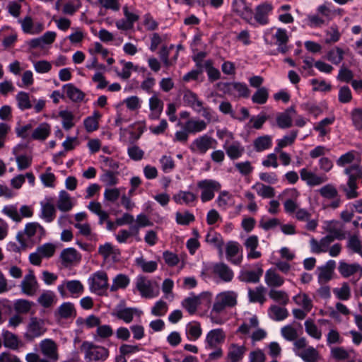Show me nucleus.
<instances>
[{
	"label": "nucleus",
	"mask_w": 362,
	"mask_h": 362,
	"mask_svg": "<svg viewBox=\"0 0 362 362\" xmlns=\"http://www.w3.org/2000/svg\"><path fill=\"white\" fill-rule=\"evenodd\" d=\"M42 354L46 358H42L36 353H29L25 356L27 362H56L59 359L58 346L50 339H46L39 344Z\"/></svg>",
	"instance_id": "nucleus-1"
},
{
	"label": "nucleus",
	"mask_w": 362,
	"mask_h": 362,
	"mask_svg": "<svg viewBox=\"0 0 362 362\" xmlns=\"http://www.w3.org/2000/svg\"><path fill=\"white\" fill-rule=\"evenodd\" d=\"M344 172L349 175V180L347 185L343 187V190L348 199L356 198L358 196L356 191L358 188L356 180L362 178V170L359 165H353L346 168Z\"/></svg>",
	"instance_id": "nucleus-2"
},
{
	"label": "nucleus",
	"mask_w": 362,
	"mask_h": 362,
	"mask_svg": "<svg viewBox=\"0 0 362 362\" xmlns=\"http://www.w3.org/2000/svg\"><path fill=\"white\" fill-rule=\"evenodd\" d=\"M81 349L84 351L85 358L90 361L103 362L110 356V351L107 348L95 345L91 342H83Z\"/></svg>",
	"instance_id": "nucleus-3"
},
{
	"label": "nucleus",
	"mask_w": 362,
	"mask_h": 362,
	"mask_svg": "<svg viewBox=\"0 0 362 362\" xmlns=\"http://www.w3.org/2000/svg\"><path fill=\"white\" fill-rule=\"evenodd\" d=\"M237 293L232 291L220 293L215 298L211 313L218 314L223 312L227 307H234L237 304Z\"/></svg>",
	"instance_id": "nucleus-4"
},
{
	"label": "nucleus",
	"mask_w": 362,
	"mask_h": 362,
	"mask_svg": "<svg viewBox=\"0 0 362 362\" xmlns=\"http://www.w3.org/2000/svg\"><path fill=\"white\" fill-rule=\"evenodd\" d=\"M45 233V230L42 226L37 223L33 222L26 224L24 231L19 232L17 234L16 238L22 246H25L24 235L29 240L36 237L37 240H40L42 237L44 236Z\"/></svg>",
	"instance_id": "nucleus-5"
},
{
	"label": "nucleus",
	"mask_w": 362,
	"mask_h": 362,
	"mask_svg": "<svg viewBox=\"0 0 362 362\" xmlns=\"http://www.w3.org/2000/svg\"><path fill=\"white\" fill-rule=\"evenodd\" d=\"M136 288L142 297L146 298H152L157 296L159 293L158 286L141 276L137 279Z\"/></svg>",
	"instance_id": "nucleus-6"
},
{
	"label": "nucleus",
	"mask_w": 362,
	"mask_h": 362,
	"mask_svg": "<svg viewBox=\"0 0 362 362\" xmlns=\"http://www.w3.org/2000/svg\"><path fill=\"white\" fill-rule=\"evenodd\" d=\"M199 188L202 189L201 199L206 202L212 199L214 197V191H218L221 188V185L214 180H204L197 183Z\"/></svg>",
	"instance_id": "nucleus-7"
},
{
	"label": "nucleus",
	"mask_w": 362,
	"mask_h": 362,
	"mask_svg": "<svg viewBox=\"0 0 362 362\" xmlns=\"http://www.w3.org/2000/svg\"><path fill=\"white\" fill-rule=\"evenodd\" d=\"M46 330L47 329L45 327V322L43 320L38 319L36 317H30V322L28 325L25 337L27 339L32 340L42 335Z\"/></svg>",
	"instance_id": "nucleus-8"
},
{
	"label": "nucleus",
	"mask_w": 362,
	"mask_h": 362,
	"mask_svg": "<svg viewBox=\"0 0 362 362\" xmlns=\"http://www.w3.org/2000/svg\"><path fill=\"white\" fill-rule=\"evenodd\" d=\"M108 279L104 272H98L89 279L90 288L92 291L101 295L107 288Z\"/></svg>",
	"instance_id": "nucleus-9"
},
{
	"label": "nucleus",
	"mask_w": 362,
	"mask_h": 362,
	"mask_svg": "<svg viewBox=\"0 0 362 362\" xmlns=\"http://www.w3.org/2000/svg\"><path fill=\"white\" fill-rule=\"evenodd\" d=\"M21 287L22 292L28 296H34L38 289V283L32 270H30L23 280L21 281Z\"/></svg>",
	"instance_id": "nucleus-10"
},
{
	"label": "nucleus",
	"mask_w": 362,
	"mask_h": 362,
	"mask_svg": "<svg viewBox=\"0 0 362 362\" xmlns=\"http://www.w3.org/2000/svg\"><path fill=\"white\" fill-rule=\"evenodd\" d=\"M334 240V237L331 235H327L320 240H317L315 238H312L310 241L311 250L314 253L326 252L329 248L330 244Z\"/></svg>",
	"instance_id": "nucleus-11"
},
{
	"label": "nucleus",
	"mask_w": 362,
	"mask_h": 362,
	"mask_svg": "<svg viewBox=\"0 0 362 362\" xmlns=\"http://www.w3.org/2000/svg\"><path fill=\"white\" fill-rule=\"evenodd\" d=\"M300 177L305 181L309 186L320 185L327 181L328 178L325 175H317L315 173L303 168L300 171Z\"/></svg>",
	"instance_id": "nucleus-12"
},
{
	"label": "nucleus",
	"mask_w": 362,
	"mask_h": 362,
	"mask_svg": "<svg viewBox=\"0 0 362 362\" xmlns=\"http://www.w3.org/2000/svg\"><path fill=\"white\" fill-rule=\"evenodd\" d=\"M336 262L334 260H329L326 264L318 267L320 273L318 274V281L320 284H325L333 278Z\"/></svg>",
	"instance_id": "nucleus-13"
},
{
	"label": "nucleus",
	"mask_w": 362,
	"mask_h": 362,
	"mask_svg": "<svg viewBox=\"0 0 362 362\" xmlns=\"http://www.w3.org/2000/svg\"><path fill=\"white\" fill-rule=\"evenodd\" d=\"M214 141V139L211 136L204 135L193 141L191 148L193 151H197L200 153H205L212 147L211 145Z\"/></svg>",
	"instance_id": "nucleus-14"
},
{
	"label": "nucleus",
	"mask_w": 362,
	"mask_h": 362,
	"mask_svg": "<svg viewBox=\"0 0 362 362\" xmlns=\"http://www.w3.org/2000/svg\"><path fill=\"white\" fill-rule=\"evenodd\" d=\"M60 258L62 264L65 267H68L72 264L78 262L81 259V255L74 248L70 247L62 250Z\"/></svg>",
	"instance_id": "nucleus-15"
},
{
	"label": "nucleus",
	"mask_w": 362,
	"mask_h": 362,
	"mask_svg": "<svg viewBox=\"0 0 362 362\" xmlns=\"http://www.w3.org/2000/svg\"><path fill=\"white\" fill-rule=\"evenodd\" d=\"M272 10V6L268 3H264L256 7L255 18L261 25H266L269 22L268 15Z\"/></svg>",
	"instance_id": "nucleus-16"
},
{
	"label": "nucleus",
	"mask_w": 362,
	"mask_h": 362,
	"mask_svg": "<svg viewBox=\"0 0 362 362\" xmlns=\"http://www.w3.org/2000/svg\"><path fill=\"white\" fill-rule=\"evenodd\" d=\"M226 335L221 329L210 331L206 336V342L211 349L215 348L225 339Z\"/></svg>",
	"instance_id": "nucleus-17"
},
{
	"label": "nucleus",
	"mask_w": 362,
	"mask_h": 362,
	"mask_svg": "<svg viewBox=\"0 0 362 362\" xmlns=\"http://www.w3.org/2000/svg\"><path fill=\"white\" fill-rule=\"evenodd\" d=\"M98 253L102 255L105 259L111 257L114 261H117L120 251L119 249L113 247L110 243H107L98 247Z\"/></svg>",
	"instance_id": "nucleus-18"
},
{
	"label": "nucleus",
	"mask_w": 362,
	"mask_h": 362,
	"mask_svg": "<svg viewBox=\"0 0 362 362\" xmlns=\"http://www.w3.org/2000/svg\"><path fill=\"white\" fill-rule=\"evenodd\" d=\"M361 269V266L357 263L349 264L344 261L339 263L338 270L339 274L344 278H348L356 273Z\"/></svg>",
	"instance_id": "nucleus-19"
},
{
	"label": "nucleus",
	"mask_w": 362,
	"mask_h": 362,
	"mask_svg": "<svg viewBox=\"0 0 362 362\" xmlns=\"http://www.w3.org/2000/svg\"><path fill=\"white\" fill-rule=\"evenodd\" d=\"M263 274L262 267H259L257 271H242L240 273L238 279L240 281L247 283H257Z\"/></svg>",
	"instance_id": "nucleus-20"
},
{
	"label": "nucleus",
	"mask_w": 362,
	"mask_h": 362,
	"mask_svg": "<svg viewBox=\"0 0 362 362\" xmlns=\"http://www.w3.org/2000/svg\"><path fill=\"white\" fill-rule=\"evenodd\" d=\"M296 112L295 109L291 107L276 117V122L280 128H289L292 125V115Z\"/></svg>",
	"instance_id": "nucleus-21"
},
{
	"label": "nucleus",
	"mask_w": 362,
	"mask_h": 362,
	"mask_svg": "<svg viewBox=\"0 0 362 362\" xmlns=\"http://www.w3.org/2000/svg\"><path fill=\"white\" fill-rule=\"evenodd\" d=\"M214 272L221 279L229 282L233 278V272L230 267L224 263L216 264L214 267Z\"/></svg>",
	"instance_id": "nucleus-22"
},
{
	"label": "nucleus",
	"mask_w": 362,
	"mask_h": 362,
	"mask_svg": "<svg viewBox=\"0 0 362 362\" xmlns=\"http://www.w3.org/2000/svg\"><path fill=\"white\" fill-rule=\"evenodd\" d=\"M74 305L69 302L62 303L58 308L55 315L59 318H70L76 316Z\"/></svg>",
	"instance_id": "nucleus-23"
},
{
	"label": "nucleus",
	"mask_w": 362,
	"mask_h": 362,
	"mask_svg": "<svg viewBox=\"0 0 362 362\" xmlns=\"http://www.w3.org/2000/svg\"><path fill=\"white\" fill-rule=\"evenodd\" d=\"M206 126L204 120L190 119L185 122L184 128L187 132L194 134L204 130Z\"/></svg>",
	"instance_id": "nucleus-24"
},
{
	"label": "nucleus",
	"mask_w": 362,
	"mask_h": 362,
	"mask_svg": "<svg viewBox=\"0 0 362 362\" xmlns=\"http://www.w3.org/2000/svg\"><path fill=\"white\" fill-rule=\"evenodd\" d=\"M41 217L47 222L52 221L55 218L56 209L52 200L48 199L47 202H42Z\"/></svg>",
	"instance_id": "nucleus-25"
},
{
	"label": "nucleus",
	"mask_w": 362,
	"mask_h": 362,
	"mask_svg": "<svg viewBox=\"0 0 362 362\" xmlns=\"http://www.w3.org/2000/svg\"><path fill=\"white\" fill-rule=\"evenodd\" d=\"M57 208L62 211H70L74 204L71 202V198L70 195L65 191L62 190L59 192V199L57 201Z\"/></svg>",
	"instance_id": "nucleus-26"
},
{
	"label": "nucleus",
	"mask_w": 362,
	"mask_h": 362,
	"mask_svg": "<svg viewBox=\"0 0 362 362\" xmlns=\"http://www.w3.org/2000/svg\"><path fill=\"white\" fill-rule=\"evenodd\" d=\"M265 282L269 286L279 287L284 284V279L273 269H269L265 274Z\"/></svg>",
	"instance_id": "nucleus-27"
},
{
	"label": "nucleus",
	"mask_w": 362,
	"mask_h": 362,
	"mask_svg": "<svg viewBox=\"0 0 362 362\" xmlns=\"http://www.w3.org/2000/svg\"><path fill=\"white\" fill-rule=\"evenodd\" d=\"M66 90L67 97L73 102L78 103L83 100L85 94L80 89L75 87L73 84H66L64 86Z\"/></svg>",
	"instance_id": "nucleus-28"
},
{
	"label": "nucleus",
	"mask_w": 362,
	"mask_h": 362,
	"mask_svg": "<svg viewBox=\"0 0 362 362\" xmlns=\"http://www.w3.org/2000/svg\"><path fill=\"white\" fill-rule=\"evenodd\" d=\"M275 38L276 39V44L279 47L278 50L283 54L286 53L288 49L286 45L288 41L286 30L279 28L275 34Z\"/></svg>",
	"instance_id": "nucleus-29"
},
{
	"label": "nucleus",
	"mask_w": 362,
	"mask_h": 362,
	"mask_svg": "<svg viewBox=\"0 0 362 362\" xmlns=\"http://www.w3.org/2000/svg\"><path fill=\"white\" fill-rule=\"evenodd\" d=\"M265 291V288L262 286L256 287L255 289H249L248 297L250 301L252 303H259L262 305L266 300L264 297Z\"/></svg>",
	"instance_id": "nucleus-30"
},
{
	"label": "nucleus",
	"mask_w": 362,
	"mask_h": 362,
	"mask_svg": "<svg viewBox=\"0 0 362 362\" xmlns=\"http://www.w3.org/2000/svg\"><path fill=\"white\" fill-rule=\"evenodd\" d=\"M297 356L305 362H316L319 358V352L313 346H308L303 351H298Z\"/></svg>",
	"instance_id": "nucleus-31"
},
{
	"label": "nucleus",
	"mask_w": 362,
	"mask_h": 362,
	"mask_svg": "<svg viewBox=\"0 0 362 362\" xmlns=\"http://www.w3.org/2000/svg\"><path fill=\"white\" fill-rule=\"evenodd\" d=\"M245 350L246 349L244 346L232 344L228 354V358L231 362H238L242 359Z\"/></svg>",
	"instance_id": "nucleus-32"
},
{
	"label": "nucleus",
	"mask_w": 362,
	"mask_h": 362,
	"mask_svg": "<svg viewBox=\"0 0 362 362\" xmlns=\"http://www.w3.org/2000/svg\"><path fill=\"white\" fill-rule=\"evenodd\" d=\"M272 137L269 135H264L257 137L254 141V147L257 152L268 149L272 146Z\"/></svg>",
	"instance_id": "nucleus-33"
},
{
	"label": "nucleus",
	"mask_w": 362,
	"mask_h": 362,
	"mask_svg": "<svg viewBox=\"0 0 362 362\" xmlns=\"http://www.w3.org/2000/svg\"><path fill=\"white\" fill-rule=\"evenodd\" d=\"M200 296H193L187 298L182 302V306L189 312V314H194L197 309L199 305H200Z\"/></svg>",
	"instance_id": "nucleus-34"
},
{
	"label": "nucleus",
	"mask_w": 362,
	"mask_h": 362,
	"mask_svg": "<svg viewBox=\"0 0 362 362\" xmlns=\"http://www.w3.org/2000/svg\"><path fill=\"white\" fill-rule=\"evenodd\" d=\"M50 127L47 123H42L33 132L32 137L34 139L44 140L49 134Z\"/></svg>",
	"instance_id": "nucleus-35"
},
{
	"label": "nucleus",
	"mask_w": 362,
	"mask_h": 362,
	"mask_svg": "<svg viewBox=\"0 0 362 362\" xmlns=\"http://www.w3.org/2000/svg\"><path fill=\"white\" fill-rule=\"evenodd\" d=\"M4 344L6 347H8L11 349H17L20 341L16 335L8 332L5 331L3 333Z\"/></svg>",
	"instance_id": "nucleus-36"
},
{
	"label": "nucleus",
	"mask_w": 362,
	"mask_h": 362,
	"mask_svg": "<svg viewBox=\"0 0 362 362\" xmlns=\"http://www.w3.org/2000/svg\"><path fill=\"white\" fill-rule=\"evenodd\" d=\"M149 106L151 111L154 112L153 118L158 119L163 111V103L156 95L149 100Z\"/></svg>",
	"instance_id": "nucleus-37"
},
{
	"label": "nucleus",
	"mask_w": 362,
	"mask_h": 362,
	"mask_svg": "<svg viewBox=\"0 0 362 362\" xmlns=\"http://www.w3.org/2000/svg\"><path fill=\"white\" fill-rule=\"evenodd\" d=\"M33 305V303L25 299L17 300L14 304V310L18 314H26L30 312L31 308Z\"/></svg>",
	"instance_id": "nucleus-38"
},
{
	"label": "nucleus",
	"mask_w": 362,
	"mask_h": 362,
	"mask_svg": "<svg viewBox=\"0 0 362 362\" xmlns=\"http://www.w3.org/2000/svg\"><path fill=\"white\" fill-rule=\"evenodd\" d=\"M270 317L277 321L283 320L287 317L288 313L286 308L277 305H272L269 308Z\"/></svg>",
	"instance_id": "nucleus-39"
},
{
	"label": "nucleus",
	"mask_w": 362,
	"mask_h": 362,
	"mask_svg": "<svg viewBox=\"0 0 362 362\" xmlns=\"http://www.w3.org/2000/svg\"><path fill=\"white\" fill-rule=\"evenodd\" d=\"M253 188H257V194L263 198H272L275 195L274 189L269 185L257 183Z\"/></svg>",
	"instance_id": "nucleus-40"
},
{
	"label": "nucleus",
	"mask_w": 362,
	"mask_h": 362,
	"mask_svg": "<svg viewBox=\"0 0 362 362\" xmlns=\"http://www.w3.org/2000/svg\"><path fill=\"white\" fill-rule=\"evenodd\" d=\"M16 98L18 106L21 110H24L32 107V103L28 93L21 91L16 95Z\"/></svg>",
	"instance_id": "nucleus-41"
},
{
	"label": "nucleus",
	"mask_w": 362,
	"mask_h": 362,
	"mask_svg": "<svg viewBox=\"0 0 362 362\" xmlns=\"http://www.w3.org/2000/svg\"><path fill=\"white\" fill-rule=\"evenodd\" d=\"M185 102L196 110L199 107H202V102L199 100L197 95L192 91H186L184 95Z\"/></svg>",
	"instance_id": "nucleus-42"
},
{
	"label": "nucleus",
	"mask_w": 362,
	"mask_h": 362,
	"mask_svg": "<svg viewBox=\"0 0 362 362\" xmlns=\"http://www.w3.org/2000/svg\"><path fill=\"white\" fill-rule=\"evenodd\" d=\"M269 296L274 301L284 305L288 302V296L284 291H277L272 289L269 293Z\"/></svg>",
	"instance_id": "nucleus-43"
},
{
	"label": "nucleus",
	"mask_w": 362,
	"mask_h": 362,
	"mask_svg": "<svg viewBox=\"0 0 362 362\" xmlns=\"http://www.w3.org/2000/svg\"><path fill=\"white\" fill-rule=\"evenodd\" d=\"M129 284V279L124 274L117 275L113 281V284L110 287L111 291H116L119 288H124Z\"/></svg>",
	"instance_id": "nucleus-44"
},
{
	"label": "nucleus",
	"mask_w": 362,
	"mask_h": 362,
	"mask_svg": "<svg viewBox=\"0 0 362 362\" xmlns=\"http://www.w3.org/2000/svg\"><path fill=\"white\" fill-rule=\"evenodd\" d=\"M297 131H292L288 135L285 136L282 139H280L274 149L275 151H280V149L291 145L294 142L297 136Z\"/></svg>",
	"instance_id": "nucleus-45"
},
{
	"label": "nucleus",
	"mask_w": 362,
	"mask_h": 362,
	"mask_svg": "<svg viewBox=\"0 0 362 362\" xmlns=\"http://www.w3.org/2000/svg\"><path fill=\"white\" fill-rule=\"evenodd\" d=\"M305 332L312 337L316 339L321 338L322 332L312 320H307L305 322Z\"/></svg>",
	"instance_id": "nucleus-46"
},
{
	"label": "nucleus",
	"mask_w": 362,
	"mask_h": 362,
	"mask_svg": "<svg viewBox=\"0 0 362 362\" xmlns=\"http://www.w3.org/2000/svg\"><path fill=\"white\" fill-rule=\"evenodd\" d=\"M327 59L334 64H339L344 59V51L339 47L328 52Z\"/></svg>",
	"instance_id": "nucleus-47"
},
{
	"label": "nucleus",
	"mask_w": 362,
	"mask_h": 362,
	"mask_svg": "<svg viewBox=\"0 0 362 362\" xmlns=\"http://www.w3.org/2000/svg\"><path fill=\"white\" fill-rule=\"evenodd\" d=\"M38 253L42 258H49L52 257L56 250L55 245L52 243H45L37 248Z\"/></svg>",
	"instance_id": "nucleus-48"
},
{
	"label": "nucleus",
	"mask_w": 362,
	"mask_h": 362,
	"mask_svg": "<svg viewBox=\"0 0 362 362\" xmlns=\"http://www.w3.org/2000/svg\"><path fill=\"white\" fill-rule=\"evenodd\" d=\"M173 199L177 203H181V201H182L185 204H189L197 199V196L190 192L180 191L178 194L174 196Z\"/></svg>",
	"instance_id": "nucleus-49"
},
{
	"label": "nucleus",
	"mask_w": 362,
	"mask_h": 362,
	"mask_svg": "<svg viewBox=\"0 0 362 362\" xmlns=\"http://www.w3.org/2000/svg\"><path fill=\"white\" fill-rule=\"evenodd\" d=\"M339 223L337 221H331L327 226V231L334 237V240H342L345 238V235L343 231L337 227Z\"/></svg>",
	"instance_id": "nucleus-50"
},
{
	"label": "nucleus",
	"mask_w": 362,
	"mask_h": 362,
	"mask_svg": "<svg viewBox=\"0 0 362 362\" xmlns=\"http://www.w3.org/2000/svg\"><path fill=\"white\" fill-rule=\"evenodd\" d=\"M136 263L141 268L142 271L144 272L151 273L157 269L156 262H146L143 257L137 258L136 259Z\"/></svg>",
	"instance_id": "nucleus-51"
},
{
	"label": "nucleus",
	"mask_w": 362,
	"mask_h": 362,
	"mask_svg": "<svg viewBox=\"0 0 362 362\" xmlns=\"http://www.w3.org/2000/svg\"><path fill=\"white\" fill-rule=\"evenodd\" d=\"M228 156L231 159H237L240 157L244 152V148L238 143L233 144L226 148Z\"/></svg>",
	"instance_id": "nucleus-52"
},
{
	"label": "nucleus",
	"mask_w": 362,
	"mask_h": 362,
	"mask_svg": "<svg viewBox=\"0 0 362 362\" xmlns=\"http://www.w3.org/2000/svg\"><path fill=\"white\" fill-rule=\"evenodd\" d=\"M64 285L72 295H79L83 291V286L79 281H68L64 282Z\"/></svg>",
	"instance_id": "nucleus-53"
},
{
	"label": "nucleus",
	"mask_w": 362,
	"mask_h": 362,
	"mask_svg": "<svg viewBox=\"0 0 362 362\" xmlns=\"http://www.w3.org/2000/svg\"><path fill=\"white\" fill-rule=\"evenodd\" d=\"M268 96L269 94L267 89L264 87H262L258 88L252 95V100L253 103L257 104H264L268 99Z\"/></svg>",
	"instance_id": "nucleus-54"
},
{
	"label": "nucleus",
	"mask_w": 362,
	"mask_h": 362,
	"mask_svg": "<svg viewBox=\"0 0 362 362\" xmlns=\"http://www.w3.org/2000/svg\"><path fill=\"white\" fill-rule=\"evenodd\" d=\"M336 296L342 300H346L350 298L351 290L347 283H344L341 288H334L333 291Z\"/></svg>",
	"instance_id": "nucleus-55"
},
{
	"label": "nucleus",
	"mask_w": 362,
	"mask_h": 362,
	"mask_svg": "<svg viewBox=\"0 0 362 362\" xmlns=\"http://www.w3.org/2000/svg\"><path fill=\"white\" fill-rule=\"evenodd\" d=\"M294 301L303 306L304 310L310 311L313 307L312 301L305 293H300L293 298Z\"/></svg>",
	"instance_id": "nucleus-56"
},
{
	"label": "nucleus",
	"mask_w": 362,
	"mask_h": 362,
	"mask_svg": "<svg viewBox=\"0 0 362 362\" xmlns=\"http://www.w3.org/2000/svg\"><path fill=\"white\" fill-rule=\"evenodd\" d=\"M281 333L283 337L288 341H294L298 338V332L291 325H286L281 328Z\"/></svg>",
	"instance_id": "nucleus-57"
},
{
	"label": "nucleus",
	"mask_w": 362,
	"mask_h": 362,
	"mask_svg": "<svg viewBox=\"0 0 362 362\" xmlns=\"http://www.w3.org/2000/svg\"><path fill=\"white\" fill-rule=\"evenodd\" d=\"M2 212L16 222L21 221V216L18 213L17 207L13 205L5 206Z\"/></svg>",
	"instance_id": "nucleus-58"
},
{
	"label": "nucleus",
	"mask_w": 362,
	"mask_h": 362,
	"mask_svg": "<svg viewBox=\"0 0 362 362\" xmlns=\"http://www.w3.org/2000/svg\"><path fill=\"white\" fill-rule=\"evenodd\" d=\"M54 298V294L52 291H46L40 295L37 301L44 308H49L52 305Z\"/></svg>",
	"instance_id": "nucleus-59"
},
{
	"label": "nucleus",
	"mask_w": 362,
	"mask_h": 362,
	"mask_svg": "<svg viewBox=\"0 0 362 362\" xmlns=\"http://www.w3.org/2000/svg\"><path fill=\"white\" fill-rule=\"evenodd\" d=\"M320 194L325 198L334 199L338 195L337 189L332 185H327L319 190Z\"/></svg>",
	"instance_id": "nucleus-60"
},
{
	"label": "nucleus",
	"mask_w": 362,
	"mask_h": 362,
	"mask_svg": "<svg viewBox=\"0 0 362 362\" xmlns=\"http://www.w3.org/2000/svg\"><path fill=\"white\" fill-rule=\"evenodd\" d=\"M331 356L338 361H344L349 358V352L343 347H333L331 349Z\"/></svg>",
	"instance_id": "nucleus-61"
},
{
	"label": "nucleus",
	"mask_w": 362,
	"mask_h": 362,
	"mask_svg": "<svg viewBox=\"0 0 362 362\" xmlns=\"http://www.w3.org/2000/svg\"><path fill=\"white\" fill-rule=\"evenodd\" d=\"M59 115L63 119V127L65 129L69 130L74 125L72 122L74 115L71 112L63 110L59 112Z\"/></svg>",
	"instance_id": "nucleus-62"
},
{
	"label": "nucleus",
	"mask_w": 362,
	"mask_h": 362,
	"mask_svg": "<svg viewBox=\"0 0 362 362\" xmlns=\"http://www.w3.org/2000/svg\"><path fill=\"white\" fill-rule=\"evenodd\" d=\"M168 311V305L163 300L158 301L151 309V313L155 316H163Z\"/></svg>",
	"instance_id": "nucleus-63"
},
{
	"label": "nucleus",
	"mask_w": 362,
	"mask_h": 362,
	"mask_svg": "<svg viewBox=\"0 0 362 362\" xmlns=\"http://www.w3.org/2000/svg\"><path fill=\"white\" fill-rule=\"evenodd\" d=\"M347 247L355 253H359L362 250V245L356 235H352L349 238Z\"/></svg>",
	"instance_id": "nucleus-64"
}]
</instances>
